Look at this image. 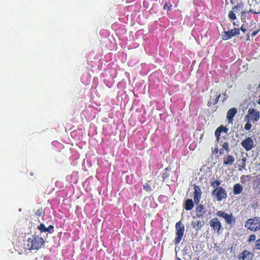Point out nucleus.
Instances as JSON below:
<instances>
[{"label":"nucleus","instance_id":"obj_1","mask_svg":"<svg viewBox=\"0 0 260 260\" xmlns=\"http://www.w3.org/2000/svg\"><path fill=\"white\" fill-rule=\"evenodd\" d=\"M44 241L42 237L38 235V232H35L31 238H28L24 244V248L25 250H38L44 244Z\"/></svg>","mask_w":260,"mask_h":260},{"label":"nucleus","instance_id":"obj_2","mask_svg":"<svg viewBox=\"0 0 260 260\" xmlns=\"http://www.w3.org/2000/svg\"><path fill=\"white\" fill-rule=\"evenodd\" d=\"M212 194L216 197L217 201H221L227 198V193L225 190L222 187L215 188L212 192Z\"/></svg>","mask_w":260,"mask_h":260},{"label":"nucleus","instance_id":"obj_3","mask_svg":"<svg viewBox=\"0 0 260 260\" xmlns=\"http://www.w3.org/2000/svg\"><path fill=\"white\" fill-rule=\"evenodd\" d=\"M239 34L240 29L239 28H234L228 31L222 32L221 37L223 40L226 41Z\"/></svg>","mask_w":260,"mask_h":260},{"label":"nucleus","instance_id":"obj_4","mask_svg":"<svg viewBox=\"0 0 260 260\" xmlns=\"http://www.w3.org/2000/svg\"><path fill=\"white\" fill-rule=\"evenodd\" d=\"M246 117L248 118L250 121L257 122L260 118V112L253 108H249L248 111V114L246 115Z\"/></svg>","mask_w":260,"mask_h":260},{"label":"nucleus","instance_id":"obj_5","mask_svg":"<svg viewBox=\"0 0 260 260\" xmlns=\"http://www.w3.org/2000/svg\"><path fill=\"white\" fill-rule=\"evenodd\" d=\"M241 146L246 151L251 150L254 147V142L251 137H247L241 143Z\"/></svg>","mask_w":260,"mask_h":260},{"label":"nucleus","instance_id":"obj_6","mask_svg":"<svg viewBox=\"0 0 260 260\" xmlns=\"http://www.w3.org/2000/svg\"><path fill=\"white\" fill-rule=\"evenodd\" d=\"M245 228H260V218L255 217L247 220L245 223Z\"/></svg>","mask_w":260,"mask_h":260},{"label":"nucleus","instance_id":"obj_7","mask_svg":"<svg viewBox=\"0 0 260 260\" xmlns=\"http://www.w3.org/2000/svg\"><path fill=\"white\" fill-rule=\"evenodd\" d=\"M194 192H193V200L194 202L198 205L201 198L202 191L200 187L196 184L193 185Z\"/></svg>","mask_w":260,"mask_h":260},{"label":"nucleus","instance_id":"obj_8","mask_svg":"<svg viewBox=\"0 0 260 260\" xmlns=\"http://www.w3.org/2000/svg\"><path fill=\"white\" fill-rule=\"evenodd\" d=\"M217 215L219 217L224 218L225 221L229 224H232V222L235 221L232 214H228L222 211H218Z\"/></svg>","mask_w":260,"mask_h":260},{"label":"nucleus","instance_id":"obj_9","mask_svg":"<svg viewBox=\"0 0 260 260\" xmlns=\"http://www.w3.org/2000/svg\"><path fill=\"white\" fill-rule=\"evenodd\" d=\"M253 254L247 250H244L238 255V259L242 260H251Z\"/></svg>","mask_w":260,"mask_h":260},{"label":"nucleus","instance_id":"obj_10","mask_svg":"<svg viewBox=\"0 0 260 260\" xmlns=\"http://www.w3.org/2000/svg\"><path fill=\"white\" fill-rule=\"evenodd\" d=\"M237 113L236 108H232L229 109L226 114V118L229 123H233V118Z\"/></svg>","mask_w":260,"mask_h":260},{"label":"nucleus","instance_id":"obj_11","mask_svg":"<svg viewBox=\"0 0 260 260\" xmlns=\"http://www.w3.org/2000/svg\"><path fill=\"white\" fill-rule=\"evenodd\" d=\"M184 233V229H176V238L174 240V243L176 245L178 244L182 240Z\"/></svg>","mask_w":260,"mask_h":260},{"label":"nucleus","instance_id":"obj_12","mask_svg":"<svg viewBox=\"0 0 260 260\" xmlns=\"http://www.w3.org/2000/svg\"><path fill=\"white\" fill-rule=\"evenodd\" d=\"M220 93L216 92L215 95L212 96L211 95L210 96V99L207 103V106L209 107H211L212 105H216L219 101V99L220 97Z\"/></svg>","mask_w":260,"mask_h":260},{"label":"nucleus","instance_id":"obj_13","mask_svg":"<svg viewBox=\"0 0 260 260\" xmlns=\"http://www.w3.org/2000/svg\"><path fill=\"white\" fill-rule=\"evenodd\" d=\"M54 229H38V235L42 237V239L44 240L48 237V233H52L53 232Z\"/></svg>","mask_w":260,"mask_h":260},{"label":"nucleus","instance_id":"obj_14","mask_svg":"<svg viewBox=\"0 0 260 260\" xmlns=\"http://www.w3.org/2000/svg\"><path fill=\"white\" fill-rule=\"evenodd\" d=\"M228 130H229V129L227 127L224 126L222 125H221L219 126L218 127H217L215 132V136L216 138V141L217 142H219L221 132H223L225 133H227L228 132Z\"/></svg>","mask_w":260,"mask_h":260},{"label":"nucleus","instance_id":"obj_15","mask_svg":"<svg viewBox=\"0 0 260 260\" xmlns=\"http://www.w3.org/2000/svg\"><path fill=\"white\" fill-rule=\"evenodd\" d=\"M197 205L196 209V215L197 217H202L205 213L204 206L203 205H199V204Z\"/></svg>","mask_w":260,"mask_h":260},{"label":"nucleus","instance_id":"obj_16","mask_svg":"<svg viewBox=\"0 0 260 260\" xmlns=\"http://www.w3.org/2000/svg\"><path fill=\"white\" fill-rule=\"evenodd\" d=\"M194 207V203L191 199H187L184 203V208L187 211L191 210Z\"/></svg>","mask_w":260,"mask_h":260},{"label":"nucleus","instance_id":"obj_17","mask_svg":"<svg viewBox=\"0 0 260 260\" xmlns=\"http://www.w3.org/2000/svg\"><path fill=\"white\" fill-rule=\"evenodd\" d=\"M234 161V157L231 155H228L226 159L223 161V165L225 166H231Z\"/></svg>","mask_w":260,"mask_h":260},{"label":"nucleus","instance_id":"obj_18","mask_svg":"<svg viewBox=\"0 0 260 260\" xmlns=\"http://www.w3.org/2000/svg\"><path fill=\"white\" fill-rule=\"evenodd\" d=\"M210 224L213 228H221V223L217 218H214L210 220Z\"/></svg>","mask_w":260,"mask_h":260},{"label":"nucleus","instance_id":"obj_19","mask_svg":"<svg viewBox=\"0 0 260 260\" xmlns=\"http://www.w3.org/2000/svg\"><path fill=\"white\" fill-rule=\"evenodd\" d=\"M151 181H148L146 183L143 185V189L146 191L150 192L155 188L154 184L152 185V187L151 186Z\"/></svg>","mask_w":260,"mask_h":260},{"label":"nucleus","instance_id":"obj_20","mask_svg":"<svg viewBox=\"0 0 260 260\" xmlns=\"http://www.w3.org/2000/svg\"><path fill=\"white\" fill-rule=\"evenodd\" d=\"M243 190V187L239 183H237L234 185L233 188V192L235 194H240Z\"/></svg>","mask_w":260,"mask_h":260},{"label":"nucleus","instance_id":"obj_21","mask_svg":"<svg viewBox=\"0 0 260 260\" xmlns=\"http://www.w3.org/2000/svg\"><path fill=\"white\" fill-rule=\"evenodd\" d=\"M221 183V181L220 180H213L211 181L210 185L211 186L215 188H218L220 187L219 185Z\"/></svg>","mask_w":260,"mask_h":260},{"label":"nucleus","instance_id":"obj_22","mask_svg":"<svg viewBox=\"0 0 260 260\" xmlns=\"http://www.w3.org/2000/svg\"><path fill=\"white\" fill-rule=\"evenodd\" d=\"M31 226H30L31 227H32V226L34 227L35 226H37L40 223V220L36 216H34L33 217H31Z\"/></svg>","mask_w":260,"mask_h":260},{"label":"nucleus","instance_id":"obj_23","mask_svg":"<svg viewBox=\"0 0 260 260\" xmlns=\"http://www.w3.org/2000/svg\"><path fill=\"white\" fill-rule=\"evenodd\" d=\"M243 4L242 2L240 3H238L237 5L235 6L233 8L232 10L234 11L237 12L240 11L241 9H243Z\"/></svg>","mask_w":260,"mask_h":260},{"label":"nucleus","instance_id":"obj_24","mask_svg":"<svg viewBox=\"0 0 260 260\" xmlns=\"http://www.w3.org/2000/svg\"><path fill=\"white\" fill-rule=\"evenodd\" d=\"M246 14H247V12L246 11H242L241 13V21L243 22H246Z\"/></svg>","mask_w":260,"mask_h":260},{"label":"nucleus","instance_id":"obj_25","mask_svg":"<svg viewBox=\"0 0 260 260\" xmlns=\"http://www.w3.org/2000/svg\"><path fill=\"white\" fill-rule=\"evenodd\" d=\"M228 16L229 19L232 20H235L237 18L236 15L233 10L232 11H230Z\"/></svg>","mask_w":260,"mask_h":260},{"label":"nucleus","instance_id":"obj_26","mask_svg":"<svg viewBox=\"0 0 260 260\" xmlns=\"http://www.w3.org/2000/svg\"><path fill=\"white\" fill-rule=\"evenodd\" d=\"M44 214H45L44 211L42 207L38 209L36 212V215L38 216H41L42 215H44Z\"/></svg>","mask_w":260,"mask_h":260},{"label":"nucleus","instance_id":"obj_27","mask_svg":"<svg viewBox=\"0 0 260 260\" xmlns=\"http://www.w3.org/2000/svg\"><path fill=\"white\" fill-rule=\"evenodd\" d=\"M172 5L170 3H166L164 6L163 9L165 10H167V11H170L172 10Z\"/></svg>","mask_w":260,"mask_h":260},{"label":"nucleus","instance_id":"obj_28","mask_svg":"<svg viewBox=\"0 0 260 260\" xmlns=\"http://www.w3.org/2000/svg\"><path fill=\"white\" fill-rule=\"evenodd\" d=\"M222 149H225L227 152H229L230 151L229 144L228 142H225L222 144Z\"/></svg>","mask_w":260,"mask_h":260},{"label":"nucleus","instance_id":"obj_29","mask_svg":"<svg viewBox=\"0 0 260 260\" xmlns=\"http://www.w3.org/2000/svg\"><path fill=\"white\" fill-rule=\"evenodd\" d=\"M254 249L260 250V238L255 241Z\"/></svg>","mask_w":260,"mask_h":260},{"label":"nucleus","instance_id":"obj_30","mask_svg":"<svg viewBox=\"0 0 260 260\" xmlns=\"http://www.w3.org/2000/svg\"><path fill=\"white\" fill-rule=\"evenodd\" d=\"M251 127H252V125L249 122V121H248L245 124V126H244V128L246 130V131H249L250 130L251 128Z\"/></svg>","mask_w":260,"mask_h":260},{"label":"nucleus","instance_id":"obj_31","mask_svg":"<svg viewBox=\"0 0 260 260\" xmlns=\"http://www.w3.org/2000/svg\"><path fill=\"white\" fill-rule=\"evenodd\" d=\"M255 238H256V237H255V235H253V234L250 235L248 238V242H250L251 241H254L255 240Z\"/></svg>","mask_w":260,"mask_h":260},{"label":"nucleus","instance_id":"obj_32","mask_svg":"<svg viewBox=\"0 0 260 260\" xmlns=\"http://www.w3.org/2000/svg\"><path fill=\"white\" fill-rule=\"evenodd\" d=\"M246 162H242L241 163V164H239V171H242L243 169H244L246 167Z\"/></svg>","mask_w":260,"mask_h":260},{"label":"nucleus","instance_id":"obj_33","mask_svg":"<svg viewBox=\"0 0 260 260\" xmlns=\"http://www.w3.org/2000/svg\"><path fill=\"white\" fill-rule=\"evenodd\" d=\"M169 176V174L168 173H163V174H162L163 180L164 181L166 179L168 178Z\"/></svg>","mask_w":260,"mask_h":260},{"label":"nucleus","instance_id":"obj_34","mask_svg":"<svg viewBox=\"0 0 260 260\" xmlns=\"http://www.w3.org/2000/svg\"><path fill=\"white\" fill-rule=\"evenodd\" d=\"M247 12V13H252L254 14H259L260 13V12H256L253 9H250L249 11H246Z\"/></svg>","mask_w":260,"mask_h":260},{"label":"nucleus","instance_id":"obj_35","mask_svg":"<svg viewBox=\"0 0 260 260\" xmlns=\"http://www.w3.org/2000/svg\"><path fill=\"white\" fill-rule=\"evenodd\" d=\"M258 32V30H254L253 31L252 34H251V36L252 37H254L255 36Z\"/></svg>","mask_w":260,"mask_h":260},{"label":"nucleus","instance_id":"obj_36","mask_svg":"<svg viewBox=\"0 0 260 260\" xmlns=\"http://www.w3.org/2000/svg\"><path fill=\"white\" fill-rule=\"evenodd\" d=\"M219 150L217 147H215L214 150L212 151V153L213 154H217Z\"/></svg>","mask_w":260,"mask_h":260},{"label":"nucleus","instance_id":"obj_37","mask_svg":"<svg viewBox=\"0 0 260 260\" xmlns=\"http://www.w3.org/2000/svg\"><path fill=\"white\" fill-rule=\"evenodd\" d=\"M239 29H240V30H241L243 32H245L246 31V28L245 27H244V25H242L241 26L240 28H239Z\"/></svg>","mask_w":260,"mask_h":260},{"label":"nucleus","instance_id":"obj_38","mask_svg":"<svg viewBox=\"0 0 260 260\" xmlns=\"http://www.w3.org/2000/svg\"><path fill=\"white\" fill-rule=\"evenodd\" d=\"M37 228H46L45 225L43 223L39 224Z\"/></svg>","mask_w":260,"mask_h":260},{"label":"nucleus","instance_id":"obj_39","mask_svg":"<svg viewBox=\"0 0 260 260\" xmlns=\"http://www.w3.org/2000/svg\"><path fill=\"white\" fill-rule=\"evenodd\" d=\"M242 162H246L247 158L246 157H243L241 159Z\"/></svg>","mask_w":260,"mask_h":260},{"label":"nucleus","instance_id":"obj_40","mask_svg":"<svg viewBox=\"0 0 260 260\" xmlns=\"http://www.w3.org/2000/svg\"><path fill=\"white\" fill-rule=\"evenodd\" d=\"M175 228H181L179 222H177V223L176 224Z\"/></svg>","mask_w":260,"mask_h":260},{"label":"nucleus","instance_id":"obj_41","mask_svg":"<svg viewBox=\"0 0 260 260\" xmlns=\"http://www.w3.org/2000/svg\"><path fill=\"white\" fill-rule=\"evenodd\" d=\"M201 222H203L204 223V221L202 220L201 221H199L198 222V223H197V225L199 226V224L200 223L201 226H202V224H201Z\"/></svg>","mask_w":260,"mask_h":260},{"label":"nucleus","instance_id":"obj_42","mask_svg":"<svg viewBox=\"0 0 260 260\" xmlns=\"http://www.w3.org/2000/svg\"><path fill=\"white\" fill-rule=\"evenodd\" d=\"M223 149H220V150H219V154H222L223 153Z\"/></svg>","mask_w":260,"mask_h":260},{"label":"nucleus","instance_id":"obj_43","mask_svg":"<svg viewBox=\"0 0 260 260\" xmlns=\"http://www.w3.org/2000/svg\"><path fill=\"white\" fill-rule=\"evenodd\" d=\"M170 169H171L170 167H167V168L165 169V170L166 171H169V170H170Z\"/></svg>","mask_w":260,"mask_h":260},{"label":"nucleus","instance_id":"obj_44","mask_svg":"<svg viewBox=\"0 0 260 260\" xmlns=\"http://www.w3.org/2000/svg\"><path fill=\"white\" fill-rule=\"evenodd\" d=\"M251 231H256L257 230H259V229H249Z\"/></svg>","mask_w":260,"mask_h":260},{"label":"nucleus","instance_id":"obj_45","mask_svg":"<svg viewBox=\"0 0 260 260\" xmlns=\"http://www.w3.org/2000/svg\"><path fill=\"white\" fill-rule=\"evenodd\" d=\"M175 260H181L179 257H176Z\"/></svg>","mask_w":260,"mask_h":260},{"label":"nucleus","instance_id":"obj_46","mask_svg":"<svg viewBox=\"0 0 260 260\" xmlns=\"http://www.w3.org/2000/svg\"><path fill=\"white\" fill-rule=\"evenodd\" d=\"M48 228H54L53 225H50Z\"/></svg>","mask_w":260,"mask_h":260},{"label":"nucleus","instance_id":"obj_47","mask_svg":"<svg viewBox=\"0 0 260 260\" xmlns=\"http://www.w3.org/2000/svg\"><path fill=\"white\" fill-rule=\"evenodd\" d=\"M231 3L232 4H234L233 0H231Z\"/></svg>","mask_w":260,"mask_h":260},{"label":"nucleus","instance_id":"obj_48","mask_svg":"<svg viewBox=\"0 0 260 260\" xmlns=\"http://www.w3.org/2000/svg\"><path fill=\"white\" fill-rule=\"evenodd\" d=\"M220 230V228H218V231H217V232H219V231Z\"/></svg>","mask_w":260,"mask_h":260},{"label":"nucleus","instance_id":"obj_49","mask_svg":"<svg viewBox=\"0 0 260 260\" xmlns=\"http://www.w3.org/2000/svg\"><path fill=\"white\" fill-rule=\"evenodd\" d=\"M258 87L260 88V82L259 84H258Z\"/></svg>","mask_w":260,"mask_h":260},{"label":"nucleus","instance_id":"obj_50","mask_svg":"<svg viewBox=\"0 0 260 260\" xmlns=\"http://www.w3.org/2000/svg\"><path fill=\"white\" fill-rule=\"evenodd\" d=\"M196 260H200V259H199V258H196Z\"/></svg>","mask_w":260,"mask_h":260},{"label":"nucleus","instance_id":"obj_51","mask_svg":"<svg viewBox=\"0 0 260 260\" xmlns=\"http://www.w3.org/2000/svg\"><path fill=\"white\" fill-rule=\"evenodd\" d=\"M249 35L248 34H247V37H248V38H249Z\"/></svg>","mask_w":260,"mask_h":260}]
</instances>
